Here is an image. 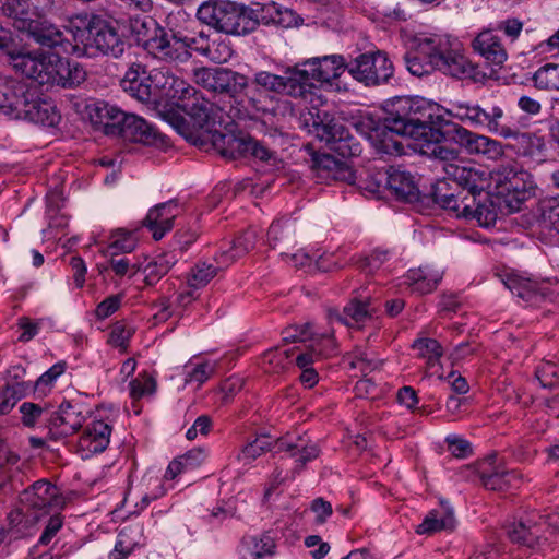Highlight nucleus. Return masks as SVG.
<instances>
[{
  "label": "nucleus",
  "mask_w": 559,
  "mask_h": 559,
  "mask_svg": "<svg viewBox=\"0 0 559 559\" xmlns=\"http://www.w3.org/2000/svg\"><path fill=\"white\" fill-rule=\"evenodd\" d=\"M493 192L501 199L509 212L520 211L521 205L532 195V176L513 165H502L491 175Z\"/></svg>",
  "instance_id": "9b49d317"
},
{
  "label": "nucleus",
  "mask_w": 559,
  "mask_h": 559,
  "mask_svg": "<svg viewBox=\"0 0 559 559\" xmlns=\"http://www.w3.org/2000/svg\"><path fill=\"white\" fill-rule=\"evenodd\" d=\"M139 242L138 230L119 228L109 236L108 251L111 255L132 252Z\"/></svg>",
  "instance_id": "58836bf2"
},
{
  "label": "nucleus",
  "mask_w": 559,
  "mask_h": 559,
  "mask_svg": "<svg viewBox=\"0 0 559 559\" xmlns=\"http://www.w3.org/2000/svg\"><path fill=\"white\" fill-rule=\"evenodd\" d=\"M278 450L289 453L288 460L297 466H304L308 462L319 456L320 450L313 442H309L302 437L296 439L285 438L277 442Z\"/></svg>",
  "instance_id": "cd10ccee"
},
{
  "label": "nucleus",
  "mask_w": 559,
  "mask_h": 559,
  "mask_svg": "<svg viewBox=\"0 0 559 559\" xmlns=\"http://www.w3.org/2000/svg\"><path fill=\"white\" fill-rule=\"evenodd\" d=\"M348 61L342 55H329L316 57L297 64L300 83L305 87V94L316 82H331L347 70Z\"/></svg>",
  "instance_id": "f3484780"
},
{
  "label": "nucleus",
  "mask_w": 559,
  "mask_h": 559,
  "mask_svg": "<svg viewBox=\"0 0 559 559\" xmlns=\"http://www.w3.org/2000/svg\"><path fill=\"white\" fill-rule=\"evenodd\" d=\"M504 285L513 295L527 302L535 301L538 296L544 298L550 297L546 285L543 284L537 286L530 280L509 276L504 282Z\"/></svg>",
  "instance_id": "473e14b6"
},
{
  "label": "nucleus",
  "mask_w": 559,
  "mask_h": 559,
  "mask_svg": "<svg viewBox=\"0 0 559 559\" xmlns=\"http://www.w3.org/2000/svg\"><path fill=\"white\" fill-rule=\"evenodd\" d=\"M257 242V233L253 229H247L238 236L231 243V250L235 251V257H242L254 248Z\"/></svg>",
  "instance_id": "338daca9"
},
{
  "label": "nucleus",
  "mask_w": 559,
  "mask_h": 559,
  "mask_svg": "<svg viewBox=\"0 0 559 559\" xmlns=\"http://www.w3.org/2000/svg\"><path fill=\"white\" fill-rule=\"evenodd\" d=\"M176 262L177 257L175 253H164L148 262L143 269H141L144 274L145 284L148 286L156 284L169 272Z\"/></svg>",
  "instance_id": "4c0bfd02"
},
{
  "label": "nucleus",
  "mask_w": 559,
  "mask_h": 559,
  "mask_svg": "<svg viewBox=\"0 0 559 559\" xmlns=\"http://www.w3.org/2000/svg\"><path fill=\"white\" fill-rule=\"evenodd\" d=\"M190 45L191 50L218 64L229 61L234 55L228 41L221 37L211 39L203 32H200L198 37L191 38Z\"/></svg>",
  "instance_id": "393cba45"
},
{
  "label": "nucleus",
  "mask_w": 559,
  "mask_h": 559,
  "mask_svg": "<svg viewBox=\"0 0 559 559\" xmlns=\"http://www.w3.org/2000/svg\"><path fill=\"white\" fill-rule=\"evenodd\" d=\"M269 246L280 251V254L288 255V251L295 248L294 230L287 222L274 221L267 230Z\"/></svg>",
  "instance_id": "2f4dec72"
},
{
  "label": "nucleus",
  "mask_w": 559,
  "mask_h": 559,
  "mask_svg": "<svg viewBox=\"0 0 559 559\" xmlns=\"http://www.w3.org/2000/svg\"><path fill=\"white\" fill-rule=\"evenodd\" d=\"M460 475L474 486H491L490 489H496V486H500L499 479L504 475L502 460L497 452H492L476 463L464 466Z\"/></svg>",
  "instance_id": "412c9836"
},
{
  "label": "nucleus",
  "mask_w": 559,
  "mask_h": 559,
  "mask_svg": "<svg viewBox=\"0 0 559 559\" xmlns=\"http://www.w3.org/2000/svg\"><path fill=\"white\" fill-rule=\"evenodd\" d=\"M22 495L24 496L22 501L29 502L32 510L27 509L25 512L23 509H15L8 514L10 528H16L17 534L21 532L19 526L24 521L26 523L37 522L41 515L58 511L66 504V500L61 495L43 497L38 496L36 491H22Z\"/></svg>",
  "instance_id": "6ab92c4d"
},
{
  "label": "nucleus",
  "mask_w": 559,
  "mask_h": 559,
  "mask_svg": "<svg viewBox=\"0 0 559 559\" xmlns=\"http://www.w3.org/2000/svg\"><path fill=\"white\" fill-rule=\"evenodd\" d=\"M445 515L438 518L437 511H430L425 518L423 523L417 526L416 533L418 534H433L441 530L448 528L453 521L452 511L444 507Z\"/></svg>",
  "instance_id": "3c124183"
},
{
  "label": "nucleus",
  "mask_w": 559,
  "mask_h": 559,
  "mask_svg": "<svg viewBox=\"0 0 559 559\" xmlns=\"http://www.w3.org/2000/svg\"><path fill=\"white\" fill-rule=\"evenodd\" d=\"M533 85L539 91H559V63H546L532 76Z\"/></svg>",
  "instance_id": "79ce46f5"
},
{
  "label": "nucleus",
  "mask_w": 559,
  "mask_h": 559,
  "mask_svg": "<svg viewBox=\"0 0 559 559\" xmlns=\"http://www.w3.org/2000/svg\"><path fill=\"white\" fill-rule=\"evenodd\" d=\"M207 449L198 447L187 451L185 454L179 455L178 457L188 472L201 466L207 459Z\"/></svg>",
  "instance_id": "774afa93"
},
{
  "label": "nucleus",
  "mask_w": 559,
  "mask_h": 559,
  "mask_svg": "<svg viewBox=\"0 0 559 559\" xmlns=\"http://www.w3.org/2000/svg\"><path fill=\"white\" fill-rule=\"evenodd\" d=\"M132 32L136 44L156 60L178 64L191 58V38L167 31L152 17L135 21Z\"/></svg>",
  "instance_id": "39448f33"
},
{
  "label": "nucleus",
  "mask_w": 559,
  "mask_h": 559,
  "mask_svg": "<svg viewBox=\"0 0 559 559\" xmlns=\"http://www.w3.org/2000/svg\"><path fill=\"white\" fill-rule=\"evenodd\" d=\"M233 111V108L228 112L223 108V117L229 119V123L213 122L202 129L213 132V145L222 156L229 159L248 157L251 136L243 132H235V118L238 110Z\"/></svg>",
  "instance_id": "4468645a"
},
{
  "label": "nucleus",
  "mask_w": 559,
  "mask_h": 559,
  "mask_svg": "<svg viewBox=\"0 0 559 559\" xmlns=\"http://www.w3.org/2000/svg\"><path fill=\"white\" fill-rule=\"evenodd\" d=\"M21 420L26 427H35L39 420L44 419L47 423L50 409L44 408L38 404L32 402H24L20 406Z\"/></svg>",
  "instance_id": "6e6d98bb"
},
{
  "label": "nucleus",
  "mask_w": 559,
  "mask_h": 559,
  "mask_svg": "<svg viewBox=\"0 0 559 559\" xmlns=\"http://www.w3.org/2000/svg\"><path fill=\"white\" fill-rule=\"evenodd\" d=\"M262 10L259 11V25H276L283 28L299 27L304 24V19L294 10L280 7L272 2L270 4H262Z\"/></svg>",
  "instance_id": "c756f323"
},
{
  "label": "nucleus",
  "mask_w": 559,
  "mask_h": 559,
  "mask_svg": "<svg viewBox=\"0 0 559 559\" xmlns=\"http://www.w3.org/2000/svg\"><path fill=\"white\" fill-rule=\"evenodd\" d=\"M444 112L462 123L475 129L487 130L502 138H510L515 132L510 130V126L502 123L503 110L498 106L483 108L478 104L471 102H450Z\"/></svg>",
  "instance_id": "f8f14e48"
},
{
  "label": "nucleus",
  "mask_w": 559,
  "mask_h": 559,
  "mask_svg": "<svg viewBox=\"0 0 559 559\" xmlns=\"http://www.w3.org/2000/svg\"><path fill=\"white\" fill-rule=\"evenodd\" d=\"M483 178V185L477 189H471L468 185L453 187L447 180H437L431 191L433 202L456 217L475 218L480 226L489 227L496 223L498 214L492 204L480 200L488 181L484 170Z\"/></svg>",
  "instance_id": "20e7f679"
},
{
  "label": "nucleus",
  "mask_w": 559,
  "mask_h": 559,
  "mask_svg": "<svg viewBox=\"0 0 559 559\" xmlns=\"http://www.w3.org/2000/svg\"><path fill=\"white\" fill-rule=\"evenodd\" d=\"M85 421L83 405L78 402L63 401L57 409H50L47 418L49 438L59 440L75 433Z\"/></svg>",
  "instance_id": "aec40b11"
},
{
  "label": "nucleus",
  "mask_w": 559,
  "mask_h": 559,
  "mask_svg": "<svg viewBox=\"0 0 559 559\" xmlns=\"http://www.w3.org/2000/svg\"><path fill=\"white\" fill-rule=\"evenodd\" d=\"M130 395L134 400H140L146 395H152L156 390V380L147 372H141L130 384Z\"/></svg>",
  "instance_id": "4d7b16f0"
},
{
  "label": "nucleus",
  "mask_w": 559,
  "mask_h": 559,
  "mask_svg": "<svg viewBox=\"0 0 559 559\" xmlns=\"http://www.w3.org/2000/svg\"><path fill=\"white\" fill-rule=\"evenodd\" d=\"M432 105L423 98L397 97L388 104L384 129L389 133L421 141V151L438 159L444 177L453 187L468 185L471 189L483 185V170L459 159V150L444 143L445 134L433 126Z\"/></svg>",
  "instance_id": "f257e3e1"
},
{
  "label": "nucleus",
  "mask_w": 559,
  "mask_h": 559,
  "mask_svg": "<svg viewBox=\"0 0 559 559\" xmlns=\"http://www.w3.org/2000/svg\"><path fill=\"white\" fill-rule=\"evenodd\" d=\"M217 266L207 262L197 263L188 276V287L195 289L206 286L217 274Z\"/></svg>",
  "instance_id": "de8ad7c7"
},
{
  "label": "nucleus",
  "mask_w": 559,
  "mask_h": 559,
  "mask_svg": "<svg viewBox=\"0 0 559 559\" xmlns=\"http://www.w3.org/2000/svg\"><path fill=\"white\" fill-rule=\"evenodd\" d=\"M59 67L60 70L56 83L58 86L72 88L79 86L86 79L85 70L75 61H69L68 59L62 58V62Z\"/></svg>",
  "instance_id": "a19ab883"
},
{
  "label": "nucleus",
  "mask_w": 559,
  "mask_h": 559,
  "mask_svg": "<svg viewBox=\"0 0 559 559\" xmlns=\"http://www.w3.org/2000/svg\"><path fill=\"white\" fill-rule=\"evenodd\" d=\"M263 364L269 365L266 368L269 372H280L286 369L290 364L288 350L276 347L265 352Z\"/></svg>",
  "instance_id": "bf43d9fd"
},
{
  "label": "nucleus",
  "mask_w": 559,
  "mask_h": 559,
  "mask_svg": "<svg viewBox=\"0 0 559 559\" xmlns=\"http://www.w3.org/2000/svg\"><path fill=\"white\" fill-rule=\"evenodd\" d=\"M241 544L252 551L253 559H263L265 556H273L275 542L269 532L257 536H245Z\"/></svg>",
  "instance_id": "c03bdc74"
},
{
  "label": "nucleus",
  "mask_w": 559,
  "mask_h": 559,
  "mask_svg": "<svg viewBox=\"0 0 559 559\" xmlns=\"http://www.w3.org/2000/svg\"><path fill=\"white\" fill-rule=\"evenodd\" d=\"M404 283L411 289L420 295L429 294L436 289L438 283L441 281L439 273H432L426 267L409 270L404 276Z\"/></svg>",
  "instance_id": "f704fd0d"
},
{
  "label": "nucleus",
  "mask_w": 559,
  "mask_h": 559,
  "mask_svg": "<svg viewBox=\"0 0 559 559\" xmlns=\"http://www.w3.org/2000/svg\"><path fill=\"white\" fill-rule=\"evenodd\" d=\"M178 215V203L170 200L152 207L143 225L146 226L155 240H160L174 227V219Z\"/></svg>",
  "instance_id": "b1692460"
},
{
  "label": "nucleus",
  "mask_w": 559,
  "mask_h": 559,
  "mask_svg": "<svg viewBox=\"0 0 559 559\" xmlns=\"http://www.w3.org/2000/svg\"><path fill=\"white\" fill-rule=\"evenodd\" d=\"M309 348L321 358L333 355L336 350V343L332 333H314L312 331Z\"/></svg>",
  "instance_id": "13d9d810"
},
{
  "label": "nucleus",
  "mask_w": 559,
  "mask_h": 559,
  "mask_svg": "<svg viewBox=\"0 0 559 559\" xmlns=\"http://www.w3.org/2000/svg\"><path fill=\"white\" fill-rule=\"evenodd\" d=\"M309 132L334 153L343 158L358 156L361 153L360 143L350 134L349 130L337 119L332 118L328 112L322 115L318 111L310 119H306Z\"/></svg>",
  "instance_id": "9d476101"
},
{
  "label": "nucleus",
  "mask_w": 559,
  "mask_h": 559,
  "mask_svg": "<svg viewBox=\"0 0 559 559\" xmlns=\"http://www.w3.org/2000/svg\"><path fill=\"white\" fill-rule=\"evenodd\" d=\"M419 49L431 58L436 70L456 79L474 75L475 69L461 51L460 43L445 35H429L419 39Z\"/></svg>",
  "instance_id": "1a4fd4ad"
},
{
  "label": "nucleus",
  "mask_w": 559,
  "mask_h": 559,
  "mask_svg": "<svg viewBox=\"0 0 559 559\" xmlns=\"http://www.w3.org/2000/svg\"><path fill=\"white\" fill-rule=\"evenodd\" d=\"M109 267L112 270L115 275L119 277H132L141 270V265L139 263L133 262L131 259L121 254L111 255L109 260Z\"/></svg>",
  "instance_id": "052dcab7"
},
{
  "label": "nucleus",
  "mask_w": 559,
  "mask_h": 559,
  "mask_svg": "<svg viewBox=\"0 0 559 559\" xmlns=\"http://www.w3.org/2000/svg\"><path fill=\"white\" fill-rule=\"evenodd\" d=\"M386 169H374L366 174V177L360 180L359 187L370 194L381 198L386 192Z\"/></svg>",
  "instance_id": "49530a36"
},
{
  "label": "nucleus",
  "mask_w": 559,
  "mask_h": 559,
  "mask_svg": "<svg viewBox=\"0 0 559 559\" xmlns=\"http://www.w3.org/2000/svg\"><path fill=\"white\" fill-rule=\"evenodd\" d=\"M9 461L11 462V466L5 467L2 474H0V489H17L20 487L24 489H56L55 485L45 478L27 484L29 479L26 477L25 473L15 466L19 462V456L13 455Z\"/></svg>",
  "instance_id": "bb28decb"
},
{
  "label": "nucleus",
  "mask_w": 559,
  "mask_h": 559,
  "mask_svg": "<svg viewBox=\"0 0 559 559\" xmlns=\"http://www.w3.org/2000/svg\"><path fill=\"white\" fill-rule=\"evenodd\" d=\"M348 73L366 86L386 83L394 72L392 61L384 51L360 53L350 59L347 64Z\"/></svg>",
  "instance_id": "2eb2a0df"
},
{
  "label": "nucleus",
  "mask_w": 559,
  "mask_h": 559,
  "mask_svg": "<svg viewBox=\"0 0 559 559\" xmlns=\"http://www.w3.org/2000/svg\"><path fill=\"white\" fill-rule=\"evenodd\" d=\"M445 443L450 453L457 459H465L473 453L472 443L460 436L449 435Z\"/></svg>",
  "instance_id": "69168bd1"
},
{
  "label": "nucleus",
  "mask_w": 559,
  "mask_h": 559,
  "mask_svg": "<svg viewBox=\"0 0 559 559\" xmlns=\"http://www.w3.org/2000/svg\"><path fill=\"white\" fill-rule=\"evenodd\" d=\"M473 48L495 66H501L508 58L500 36L490 29L484 31L476 36L473 40Z\"/></svg>",
  "instance_id": "a878e982"
},
{
  "label": "nucleus",
  "mask_w": 559,
  "mask_h": 559,
  "mask_svg": "<svg viewBox=\"0 0 559 559\" xmlns=\"http://www.w3.org/2000/svg\"><path fill=\"white\" fill-rule=\"evenodd\" d=\"M510 130L515 132V134L509 139L518 140V143L521 145L522 155L531 157L535 162L544 160L546 144L543 138L527 132H520L513 127H510Z\"/></svg>",
  "instance_id": "e433bc0d"
},
{
  "label": "nucleus",
  "mask_w": 559,
  "mask_h": 559,
  "mask_svg": "<svg viewBox=\"0 0 559 559\" xmlns=\"http://www.w3.org/2000/svg\"><path fill=\"white\" fill-rule=\"evenodd\" d=\"M542 222L545 227L559 234V198L546 200L542 204Z\"/></svg>",
  "instance_id": "e2e57ef3"
},
{
  "label": "nucleus",
  "mask_w": 559,
  "mask_h": 559,
  "mask_svg": "<svg viewBox=\"0 0 559 559\" xmlns=\"http://www.w3.org/2000/svg\"><path fill=\"white\" fill-rule=\"evenodd\" d=\"M297 66L286 68L283 75L269 71H259L254 74L253 82L267 92L286 94L293 97H304L305 87L300 83Z\"/></svg>",
  "instance_id": "5701e85b"
},
{
  "label": "nucleus",
  "mask_w": 559,
  "mask_h": 559,
  "mask_svg": "<svg viewBox=\"0 0 559 559\" xmlns=\"http://www.w3.org/2000/svg\"><path fill=\"white\" fill-rule=\"evenodd\" d=\"M405 64L409 73L415 76H423L429 74L432 70H436L435 64L431 62V58L423 53L417 47V51L407 52L404 57Z\"/></svg>",
  "instance_id": "09e8293b"
},
{
  "label": "nucleus",
  "mask_w": 559,
  "mask_h": 559,
  "mask_svg": "<svg viewBox=\"0 0 559 559\" xmlns=\"http://www.w3.org/2000/svg\"><path fill=\"white\" fill-rule=\"evenodd\" d=\"M126 92L140 102H150L152 96V84L147 76H141L138 70L130 69L122 82Z\"/></svg>",
  "instance_id": "ea45409f"
},
{
  "label": "nucleus",
  "mask_w": 559,
  "mask_h": 559,
  "mask_svg": "<svg viewBox=\"0 0 559 559\" xmlns=\"http://www.w3.org/2000/svg\"><path fill=\"white\" fill-rule=\"evenodd\" d=\"M504 530L509 539L520 546L532 548L538 542V535L522 521L509 523Z\"/></svg>",
  "instance_id": "37998d69"
},
{
  "label": "nucleus",
  "mask_w": 559,
  "mask_h": 559,
  "mask_svg": "<svg viewBox=\"0 0 559 559\" xmlns=\"http://www.w3.org/2000/svg\"><path fill=\"white\" fill-rule=\"evenodd\" d=\"M0 114L45 127H55L60 121L51 103L40 99L26 83L7 76H0Z\"/></svg>",
  "instance_id": "7ed1b4c3"
},
{
  "label": "nucleus",
  "mask_w": 559,
  "mask_h": 559,
  "mask_svg": "<svg viewBox=\"0 0 559 559\" xmlns=\"http://www.w3.org/2000/svg\"><path fill=\"white\" fill-rule=\"evenodd\" d=\"M197 84L230 97L240 94L248 86V78L227 68H199L193 73Z\"/></svg>",
  "instance_id": "a211bd4d"
},
{
  "label": "nucleus",
  "mask_w": 559,
  "mask_h": 559,
  "mask_svg": "<svg viewBox=\"0 0 559 559\" xmlns=\"http://www.w3.org/2000/svg\"><path fill=\"white\" fill-rule=\"evenodd\" d=\"M95 112L107 135L120 136L124 141L156 148L168 145L165 135L134 114L124 112L117 106L105 102L95 105Z\"/></svg>",
  "instance_id": "0eeeda50"
},
{
  "label": "nucleus",
  "mask_w": 559,
  "mask_h": 559,
  "mask_svg": "<svg viewBox=\"0 0 559 559\" xmlns=\"http://www.w3.org/2000/svg\"><path fill=\"white\" fill-rule=\"evenodd\" d=\"M386 171L388 176H390L386 180V191H390L396 199L406 201L416 199L418 188L414 176L409 171L394 167H390Z\"/></svg>",
  "instance_id": "7c9ffc66"
},
{
  "label": "nucleus",
  "mask_w": 559,
  "mask_h": 559,
  "mask_svg": "<svg viewBox=\"0 0 559 559\" xmlns=\"http://www.w3.org/2000/svg\"><path fill=\"white\" fill-rule=\"evenodd\" d=\"M314 167L317 170L320 171H326V177H332L334 179H352L354 177V174L348 169H338L337 162L328 154H323L321 156H317L314 159Z\"/></svg>",
  "instance_id": "5fc2aeb1"
},
{
  "label": "nucleus",
  "mask_w": 559,
  "mask_h": 559,
  "mask_svg": "<svg viewBox=\"0 0 559 559\" xmlns=\"http://www.w3.org/2000/svg\"><path fill=\"white\" fill-rule=\"evenodd\" d=\"M66 362L59 361L44 372L35 382V391L45 394L56 380L66 371Z\"/></svg>",
  "instance_id": "0e129e2a"
},
{
  "label": "nucleus",
  "mask_w": 559,
  "mask_h": 559,
  "mask_svg": "<svg viewBox=\"0 0 559 559\" xmlns=\"http://www.w3.org/2000/svg\"><path fill=\"white\" fill-rule=\"evenodd\" d=\"M166 97L174 99L177 107L190 117L195 129H201L213 122H230L229 119L223 117L222 107L204 98L195 87L178 76L173 75L170 79Z\"/></svg>",
  "instance_id": "6e6552de"
},
{
  "label": "nucleus",
  "mask_w": 559,
  "mask_h": 559,
  "mask_svg": "<svg viewBox=\"0 0 559 559\" xmlns=\"http://www.w3.org/2000/svg\"><path fill=\"white\" fill-rule=\"evenodd\" d=\"M25 393V383L16 382L13 384H7L0 389V414H8L23 397Z\"/></svg>",
  "instance_id": "864d4df0"
},
{
  "label": "nucleus",
  "mask_w": 559,
  "mask_h": 559,
  "mask_svg": "<svg viewBox=\"0 0 559 559\" xmlns=\"http://www.w3.org/2000/svg\"><path fill=\"white\" fill-rule=\"evenodd\" d=\"M535 373L544 388H555L559 384V366L551 361H543L536 368Z\"/></svg>",
  "instance_id": "680f3d73"
},
{
  "label": "nucleus",
  "mask_w": 559,
  "mask_h": 559,
  "mask_svg": "<svg viewBox=\"0 0 559 559\" xmlns=\"http://www.w3.org/2000/svg\"><path fill=\"white\" fill-rule=\"evenodd\" d=\"M142 544V530L136 526H124L118 534L115 549L108 559H124L133 549Z\"/></svg>",
  "instance_id": "72a5a7b5"
},
{
  "label": "nucleus",
  "mask_w": 559,
  "mask_h": 559,
  "mask_svg": "<svg viewBox=\"0 0 559 559\" xmlns=\"http://www.w3.org/2000/svg\"><path fill=\"white\" fill-rule=\"evenodd\" d=\"M452 127V139L468 154L484 155L488 159H497L503 154L500 142L486 135L475 133L460 124L447 122Z\"/></svg>",
  "instance_id": "4be33fe9"
},
{
  "label": "nucleus",
  "mask_w": 559,
  "mask_h": 559,
  "mask_svg": "<svg viewBox=\"0 0 559 559\" xmlns=\"http://www.w3.org/2000/svg\"><path fill=\"white\" fill-rule=\"evenodd\" d=\"M79 48H84V53L76 57H95L97 55L119 58L123 55L126 43L112 24L98 20L93 22L87 29L86 41Z\"/></svg>",
  "instance_id": "dca6fc26"
},
{
  "label": "nucleus",
  "mask_w": 559,
  "mask_h": 559,
  "mask_svg": "<svg viewBox=\"0 0 559 559\" xmlns=\"http://www.w3.org/2000/svg\"><path fill=\"white\" fill-rule=\"evenodd\" d=\"M373 308L370 307L369 298L365 300L352 299L343 309V316L337 319L349 326H360L366 320L372 317Z\"/></svg>",
  "instance_id": "c9c22d12"
},
{
  "label": "nucleus",
  "mask_w": 559,
  "mask_h": 559,
  "mask_svg": "<svg viewBox=\"0 0 559 559\" xmlns=\"http://www.w3.org/2000/svg\"><path fill=\"white\" fill-rule=\"evenodd\" d=\"M216 364L213 361H203L199 364H188L186 366V384L197 383L198 386L206 382L215 372Z\"/></svg>",
  "instance_id": "8fccbe9b"
},
{
  "label": "nucleus",
  "mask_w": 559,
  "mask_h": 559,
  "mask_svg": "<svg viewBox=\"0 0 559 559\" xmlns=\"http://www.w3.org/2000/svg\"><path fill=\"white\" fill-rule=\"evenodd\" d=\"M111 430L110 424L104 420L91 421L86 425L80 438L81 448L91 453L105 451L110 442Z\"/></svg>",
  "instance_id": "c85d7f7f"
},
{
  "label": "nucleus",
  "mask_w": 559,
  "mask_h": 559,
  "mask_svg": "<svg viewBox=\"0 0 559 559\" xmlns=\"http://www.w3.org/2000/svg\"><path fill=\"white\" fill-rule=\"evenodd\" d=\"M12 67L39 85H56L62 58L43 51H20L10 55Z\"/></svg>",
  "instance_id": "ddd939ff"
},
{
  "label": "nucleus",
  "mask_w": 559,
  "mask_h": 559,
  "mask_svg": "<svg viewBox=\"0 0 559 559\" xmlns=\"http://www.w3.org/2000/svg\"><path fill=\"white\" fill-rule=\"evenodd\" d=\"M259 11H263L261 3L245 5L233 1H209L199 7L197 17L217 32L245 36L259 26Z\"/></svg>",
  "instance_id": "423d86ee"
},
{
  "label": "nucleus",
  "mask_w": 559,
  "mask_h": 559,
  "mask_svg": "<svg viewBox=\"0 0 559 559\" xmlns=\"http://www.w3.org/2000/svg\"><path fill=\"white\" fill-rule=\"evenodd\" d=\"M412 347L419 358L426 359L430 367L435 366L443 355L441 344L435 338L421 337L415 340Z\"/></svg>",
  "instance_id": "a18cd8bd"
},
{
  "label": "nucleus",
  "mask_w": 559,
  "mask_h": 559,
  "mask_svg": "<svg viewBox=\"0 0 559 559\" xmlns=\"http://www.w3.org/2000/svg\"><path fill=\"white\" fill-rule=\"evenodd\" d=\"M0 10L5 16L12 19L14 28L27 33L38 45L56 48L66 55L84 53V48L80 49L79 43H76L79 36H84V31L76 28L75 33L66 34L47 20L33 19L28 1L0 0Z\"/></svg>",
  "instance_id": "f03ea898"
},
{
  "label": "nucleus",
  "mask_w": 559,
  "mask_h": 559,
  "mask_svg": "<svg viewBox=\"0 0 559 559\" xmlns=\"http://www.w3.org/2000/svg\"><path fill=\"white\" fill-rule=\"evenodd\" d=\"M272 442L267 436L257 437L254 440L246 444L238 454V461L243 464H250L257 457L271 450Z\"/></svg>",
  "instance_id": "603ef678"
}]
</instances>
